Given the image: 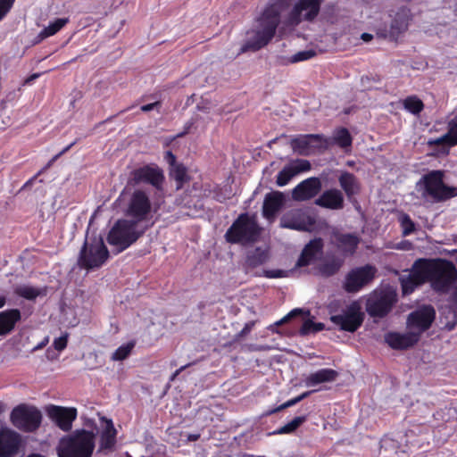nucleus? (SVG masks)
Masks as SVG:
<instances>
[{
  "instance_id": "f257e3e1",
  "label": "nucleus",
  "mask_w": 457,
  "mask_h": 457,
  "mask_svg": "<svg viewBox=\"0 0 457 457\" xmlns=\"http://www.w3.org/2000/svg\"><path fill=\"white\" fill-rule=\"evenodd\" d=\"M444 170H432L423 174L416 182V191L420 198L430 204L443 203L457 196V187L445 182Z\"/></svg>"
},
{
  "instance_id": "f03ea898",
  "label": "nucleus",
  "mask_w": 457,
  "mask_h": 457,
  "mask_svg": "<svg viewBox=\"0 0 457 457\" xmlns=\"http://www.w3.org/2000/svg\"><path fill=\"white\" fill-rule=\"evenodd\" d=\"M280 23V9L277 4L268 5L258 18L259 29L254 31V37L247 40L239 54L258 51L267 46L276 34Z\"/></svg>"
},
{
  "instance_id": "7ed1b4c3",
  "label": "nucleus",
  "mask_w": 457,
  "mask_h": 457,
  "mask_svg": "<svg viewBox=\"0 0 457 457\" xmlns=\"http://www.w3.org/2000/svg\"><path fill=\"white\" fill-rule=\"evenodd\" d=\"M95 434L85 429L63 436L57 446L59 457H91L95 449Z\"/></svg>"
},
{
  "instance_id": "20e7f679",
  "label": "nucleus",
  "mask_w": 457,
  "mask_h": 457,
  "mask_svg": "<svg viewBox=\"0 0 457 457\" xmlns=\"http://www.w3.org/2000/svg\"><path fill=\"white\" fill-rule=\"evenodd\" d=\"M261 228L254 215L244 212L233 221L225 233V239L229 244L248 245L258 241Z\"/></svg>"
},
{
  "instance_id": "39448f33",
  "label": "nucleus",
  "mask_w": 457,
  "mask_h": 457,
  "mask_svg": "<svg viewBox=\"0 0 457 457\" xmlns=\"http://www.w3.org/2000/svg\"><path fill=\"white\" fill-rule=\"evenodd\" d=\"M145 232L138 229V223L131 220L120 219L107 235L109 245L115 246L118 252H122L134 244Z\"/></svg>"
},
{
  "instance_id": "423d86ee",
  "label": "nucleus",
  "mask_w": 457,
  "mask_h": 457,
  "mask_svg": "<svg viewBox=\"0 0 457 457\" xmlns=\"http://www.w3.org/2000/svg\"><path fill=\"white\" fill-rule=\"evenodd\" d=\"M108 257V249L101 237H86L79 252L78 264L80 268L92 270L101 267Z\"/></svg>"
},
{
  "instance_id": "0eeeda50",
  "label": "nucleus",
  "mask_w": 457,
  "mask_h": 457,
  "mask_svg": "<svg viewBox=\"0 0 457 457\" xmlns=\"http://www.w3.org/2000/svg\"><path fill=\"white\" fill-rule=\"evenodd\" d=\"M397 302V294L392 287L375 289L366 301V312L370 317L383 318Z\"/></svg>"
},
{
  "instance_id": "6e6552de",
  "label": "nucleus",
  "mask_w": 457,
  "mask_h": 457,
  "mask_svg": "<svg viewBox=\"0 0 457 457\" xmlns=\"http://www.w3.org/2000/svg\"><path fill=\"white\" fill-rule=\"evenodd\" d=\"M12 425L20 430L33 432L42 421V413L35 406L20 404L13 408L10 416Z\"/></svg>"
},
{
  "instance_id": "1a4fd4ad",
  "label": "nucleus",
  "mask_w": 457,
  "mask_h": 457,
  "mask_svg": "<svg viewBox=\"0 0 457 457\" xmlns=\"http://www.w3.org/2000/svg\"><path fill=\"white\" fill-rule=\"evenodd\" d=\"M290 146L297 154L310 156L326 151L329 142L328 138L321 134H304L294 137L290 141Z\"/></svg>"
},
{
  "instance_id": "9d476101",
  "label": "nucleus",
  "mask_w": 457,
  "mask_h": 457,
  "mask_svg": "<svg viewBox=\"0 0 457 457\" xmlns=\"http://www.w3.org/2000/svg\"><path fill=\"white\" fill-rule=\"evenodd\" d=\"M364 317L361 301L356 300L346 305L340 314L332 315L330 320L341 330L355 332L361 326Z\"/></svg>"
},
{
  "instance_id": "9b49d317",
  "label": "nucleus",
  "mask_w": 457,
  "mask_h": 457,
  "mask_svg": "<svg viewBox=\"0 0 457 457\" xmlns=\"http://www.w3.org/2000/svg\"><path fill=\"white\" fill-rule=\"evenodd\" d=\"M151 212L152 203L148 194L143 189H136L128 202L126 215L139 224L148 220Z\"/></svg>"
},
{
  "instance_id": "f8f14e48",
  "label": "nucleus",
  "mask_w": 457,
  "mask_h": 457,
  "mask_svg": "<svg viewBox=\"0 0 457 457\" xmlns=\"http://www.w3.org/2000/svg\"><path fill=\"white\" fill-rule=\"evenodd\" d=\"M130 180L134 185L147 184L156 190H162L165 176L156 163H149L134 169L130 172Z\"/></svg>"
},
{
  "instance_id": "ddd939ff",
  "label": "nucleus",
  "mask_w": 457,
  "mask_h": 457,
  "mask_svg": "<svg viewBox=\"0 0 457 457\" xmlns=\"http://www.w3.org/2000/svg\"><path fill=\"white\" fill-rule=\"evenodd\" d=\"M322 0H297L288 13L290 25H299L302 21L312 22L319 15Z\"/></svg>"
},
{
  "instance_id": "4468645a",
  "label": "nucleus",
  "mask_w": 457,
  "mask_h": 457,
  "mask_svg": "<svg viewBox=\"0 0 457 457\" xmlns=\"http://www.w3.org/2000/svg\"><path fill=\"white\" fill-rule=\"evenodd\" d=\"M436 319V311L431 305H422L411 312L407 317V328L414 333L421 334L428 330Z\"/></svg>"
},
{
  "instance_id": "2eb2a0df",
  "label": "nucleus",
  "mask_w": 457,
  "mask_h": 457,
  "mask_svg": "<svg viewBox=\"0 0 457 457\" xmlns=\"http://www.w3.org/2000/svg\"><path fill=\"white\" fill-rule=\"evenodd\" d=\"M316 219L301 209L292 210L280 219V227L297 231L312 232L314 229Z\"/></svg>"
},
{
  "instance_id": "dca6fc26",
  "label": "nucleus",
  "mask_w": 457,
  "mask_h": 457,
  "mask_svg": "<svg viewBox=\"0 0 457 457\" xmlns=\"http://www.w3.org/2000/svg\"><path fill=\"white\" fill-rule=\"evenodd\" d=\"M46 412L50 420L64 432L71 429L72 423L78 415L76 408L57 405L48 406Z\"/></svg>"
},
{
  "instance_id": "f3484780",
  "label": "nucleus",
  "mask_w": 457,
  "mask_h": 457,
  "mask_svg": "<svg viewBox=\"0 0 457 457\" xmlns=\"http://www.w3.org/2000/svg\"><path fill=\"white\" fill-rule=\"evenodd\" d=\"M322 184L318 177H311L297 184L292 190V199L296 202L309 201L321 190Z\"/></svg>"
},
{
  "instance_id": "a211bd4d",
  "label": "nucleus",
  "mask_w": 457,
  "mask_h": 457,
  "mask_svg": "<svg viewBox=\"0 0 457 457\" xmlns=\"http://www.w3.org/2000/svg\"><path fill=\"white\" fill-rule=\"evenodd\" d=\"M378 274V269L373 264L352 269L345 277L344 286H367L370 284Z\"/></svg>"
},
{
  "instance_id": "6ab92c4d",
  "label": "nucleus",
  "mask_w": 457,
  "mask_h": 457,
  "mask_svg": "<svg viewBox=\"0 0 457 457\" xmlns=\"http://www.w3.org/2000/svg\"><path fill=\"white\" fill-rule=\"evenodd\" d=\"M333 244L336 248L345 256L355 253L360 244V237L353 233H333Z\"/></svg>"
},
{
  "instance_id": "aec40b11",
  "label": "nucleus",
  "mask_w": 457,
  "mask_h": 457,
  "mask_svg": "<svg viewBox=\"0 0 457 457\" xmlns=\"http://www.w3.org/2000/svg\"><path fill=\"white\" fill-rule=\"evenodd\" d=\"M21 444L20 435L10 429L0 431V457H12Z\"/></svg>"
},
{
  "instance_id": "412c9836",
  "label": "nucleus",
  "mask_w": 457,
  "mask_h": 457,
  "mask_svg": "<svg viewBox=\"0 0 457 457\" xmlns=\"http://www.w3.org/2000/svg\"><path fill=\"white\" fill-rule=\"evenodd\" d=\"M315 204L328 210H342L345 206L344 195L337 188L325 190L315 200Z\"/></svg>"
},
{
  "instance_id": "4be33fe9",
  "label": "nucleus",
  "mask_w": 457,
  "mask_h": 457,
  "mask_svg": "<svg viewBox=\"0 0 457 457\" xmlns=\"http://www.w3.org/2000/svg\"><path fill=\"white\" fill-rule=\"evenodd\" d=\"M285 203V195L280 191L268 193L263 200L262 216L268 220L275 219Z\"/></svg>"
},
{
  "instance_id": "5701e85b",
  "label": "nucleus",
  "mask_w": 457,
  "mask_h": 457,
  "mask_svg": "<svg viewBox=\"0 0 457 457\" xmlns=\"http://www.w3.org/2000/svg\"><path fill=\"white\" fill-rule=\"evenodd\" d=\"M386 342L394 349H406L414 345L419 340L418 333L409 329L405 333L391 332L386 335Z\"/></svg>"
},
{
  "instance_id": "b1692460",
  "label": "nucleus",
  "mask_w": 457,
  "mask_h": 457,
  "mask_svg": "<svg viewBox=\"0 0 457 457\" xmlns=\"http://www.w3.org/2000/svg\"><path fill=\"white\" fill-rule=\"evenodd\" d=\"M324 243L322 238L315 237L303 247L296 262V267H305L311 264L318 254L323 251Z\"/></svg>"
},
{
  "instance_id": "393cba45",
  "label": "nucleus",
  "mask_w": 457,
  "mask_h": 457,
  "mask_svg": "<svg viewBox=\"0 0 457 457\" xmlns=\"http://www.w3.org/2000/svg\"><path fill=\"white\" fill-rule=\"evenodd\" d=\"M338 182L347 199L350 202H353L355 200V196L360 194L361 188L357 177L349 171H342L338 177Z\"/></svg>"
},
{
  "instance_id": "a878e982",
  "label": "nucleus",
  "mask_w": 457,
  "mask_h": 457,
  "mask_svg": "<svg viewBox=\"0 0 457 457\" xmlns=\"http://www.w3.org/2000/svg\"><path fill=\"white\" fill-rule=\"evenodd\" d=\"M104 423L100 432V450H111L116 443L117 431L111 420L102 419Z\"/></svg>"
},
{
  "instance_id": "bb28decb",
  "label": "nucleus",
  "mask_w": 457,
  "mask_h": 457,
  "mask_svg": "<svg viewBox=\"0 0 457 457\" xmlns=\"http://www.w3.org/2000/svg\"><path fill=\"white\" fill-rule=\"evenodd\" d=\"M21 312L18 309H10L0 312V336L9 334L21 320Z\"/></svg>"
},
{
  "instance_id": "cd10ccee",
  "label": "nucleus",
  "mask_w": 457,
  "mask_h": 457,
  "mask_svg": "<svg viewBox=\"0 0 457 457\" xmlns=\"http://www.w3.org/2000/svg\"><path fill=\"white\" fill-rule=\"evenodd\" d=\"M338 373L335 370L332 369H321L313 373L309 374L305 379L304 383L306 386H315L321 383L332 382L336 380Z\"/></svg>"
},
{
  "instance_id": "c85d7f7f",
  "label": "nucleus",
  "mask_w": 457,
  "mask_h": 457,
  "mask_svg": "<svg viewBox=\"0 0 457 457\" xmlns=\"http://www.w3.org/2000/svg\"><path fill=\"white\" fill-rule=\"evenodd\" d=\"M430 144H435V145L447 144L451 146L457 145V116L453 117L448 122V130H447L446 134H445L441 137L436 139L434 142H431Z\"/></svg>"
},
{
  "instance_id": "c756f323",
  "label": "nucleus",
  "mask_w": 457,
  "mask_h": 457,
  "mask_svg": "<svg viewBox=\"0 0 457 457\" xmlns=\"http://www.w3.org/2000/svg\"><path fill=\"white\" fill-rule=\"evenodd\" d=\"M269 259V253L261 247H256L249 252L245 258V265L249 268H256L262 265Z\"/></svg>"
},
{
  "instance_id": "7c9ffc66",
  "label": "nucleus",
  "mask_w": 457,
  "mask_h": 457,
  "mask_svg": "<svg viewBox=\"0 0 457 457\" xmlns=\"http://www.w3.org/2000/svg\"><path fill=\"white\" fill-rule=\"evenodd\" d=\"M170 176L176 181L178 190L181 189L190 179L187 175V169L183 163H178L170 168Z\"/></svg>"
},
{
  "instance_id": "2f4dec72",
  "label": "nucleus",
  "mask_w": 457,
  "mask_h": 457,
  "mask_svg": "<svg viewBox=\"0 0 457 457\" xmlns=\"http://www.w3.org/2000/svg\"><path fill=\"white\" fill-rule=\"evenodd\" d=\"M344 264V261L339 258H333L323 263L319 267V272L326 278L337 274Z\"/></svg>"
},
{
  "instance_id": "473e14b6",
  "label": "nucleus",
  "mask_w": 457,
  "mask_h": 457,
  "mask_svg": "<svg viewBox=\"0 0 457 457\" xmlns=\"http://www.w3.org/2000/svg\"><path fill=\"white\" fill-rule=\"evenodd\" d=\"M316 55V52L314 50H303L297 52L296 54H293L289 58L286 57H278V62L281 65H287L289 63H296L303 61H307L312 59Z\"/></svg>"
},
{
  "instance_id": "72a5a7b5",
  "label": "nucleus",
  "mask_w": 457,
  "mask_h": 457,
  "mask_svg": "<svg viewBox=\"0 0 457 457\" xmlns=\"http://www.w3.org/2000/svg\"><path fill=\"white\" fill-rule=\"evenodd\" d=\"M403 108L413 115H420L424 110V104L417 96H409L403 101Z\"/></svg>"
},
{
  "instance_id": "f704fd0d",
  "label": "nucleus",
  "mask_w": 457,
  "mask_h": 457,
  "mask_svg": "<svg viewBox=\"0 0 457 457\" xmlns=\"http://www.w3.org/2000/svg\"><path fill=\"white\" fill-rule=\"evenodd\" d=\"M409 19L405 14L396 13L390 26V32L394 36H398L407 30Z\"/></svg>"
},
{
  "instance_id": "c9c22d12",
  "label": "nucleus",
  "mask_w": 457,
  "mask_h": 457,
  "mask_svg": "<svg viewBox=\"0 0 457 457\" xmlns=\"http://www.w3.org/2000/svg\"><path fill=\"white\" fill-rule=\"evenodd\" d=\"M334 142L341 148H346L352 145L353 137L349 130L345 128H340L335 131Z\"/></svg>"
},
{
  "instance_id": "e433bc0d",
  "label": "nucleus",
  "mask_w": 457,
  "mask_h": 457,
  "mask_svg": "<svg viewBox=\"0 0 457 457\" xmlns=\"http://www.w3.org/2000/svg\"><path fill=\"white\" fill-rule=\"evenodd\" d=\"M306 416H298L294 418L290 422L282 426L281 428L275 430L272 434L274 435H283V434H291L295 431L305 420Z\"/></svg>"
},
{
  "instance_id": "4c0bfd02",
  "label": "nucleus",
  "mask_w": 457,
  "mask_h": 457,
  "mask_svg": "<svg viewBox=\"0 0 457 457\" xmlns=\"http://www.w3.org/2000/svg\"><path fill=\"white\" fill-rule=\"evenodd\" d=\"M134 347L135 343L133 341L121 345L113 352L111 359L115 361H123L129 356Z\"/></svg>"
},
{
  "instance_id": "58836bf2",
  "label": "nucleus",
  "mask_w": 457,
  "mask_h": 457,
  "mask_svg": "<svg viewBox=\"0 0 457 457\" xmlns=\"http://www.w3.org/2000/svg\"><path fill=\"white\" fill-rule=\"evenodd\" d=\"M400 227L403 237H407L416 230V224L409 214L402 213L399 217Z\"/></svg>"
},
{
  "instance_id": "ea45409f",
  "label": "nucleus",
  "mask_w": 457,
  "mask_h": 457,
  "mask_svg": "<svg viewBox=\"0 0 457 457\" xmlns=\"http://www.w3.org/2000/svg\"><path fill=\"white\" fill-rule=\"evenodd\" d=\"M295 176L290 165L285 166L277 175L276 183L278 187H284Z\"/></svg>"
},
{
  "instance_id": "a19ab883",
  "label": "nucleus",
  "mask_w": 457,
  "mask_h": 457,
  "mask_svg": "<svg viewBox=\"0 0 457 457\" xmlns=\"http://www.w3.org/2000/svg\"><path fill=\"white\" fill-rule=\"evenodd\" d=\"M68 22V18H57L45 28L43 33L46 37L53 36L62 29Z\"/></svg>"
},
{
  "instance_id": "79ce46f5",
  "label": "nucleus",
  "mask_w": 457,
  "mask_h": 457,
  "mask_svg": "<svg viewBox=\"0 0 457 457\" xmlns=\"http://www.w3.org/2000/svg\"><path fill=\"white\" fill-rule=\"evenodd\" d=\"M325 328V325L321 322H314L312 320H307L303 322L300 334L303 336L308 335L310 333H316L321 331Z\"/></svg>"
},
{
  "instance_id": "37998d69",
  "label": "nucleus",
  "mask_w": 457,
  "mask_h": 457,
  "mask_svg": "<svg viewBox=\"0 0 457 457\" xmlns=\"http://www.w3.org/2000/svg\"><path fill=\"white\" fill-rule=\"evenodd\" d=\"M16 293L25 299L34 300L37 296L42 294V291L37 287H17Z\"/></svg>"
},
{
  "instance_id": "c03bdc74",
  "label": "nucleus",
  "mask_w": 457,
  "mask_h": 457,
  "mask_svg": "<svg viewBox=\"0 0 457 457\" xmlns=\"http://www.w3.org/2000/svg\"><path fill=\"white\" fill-rule=\"evenodd\" d=\"M289 165L293 169L295 175L303 171H308L312 168L310 162L308 160L303 159H298L294 163H291Z\"/></svg>"
},
{
  "instance_id": "a18cd8bd",
  "label": "nucleus",
  "mask_w": 457,
  "mask_h": 457,
  "mask_svg": "<svg viewBox=\"0 0 457 457\" xmlns=\"http://www.w3.org/2000/svg\"><path fill=\"white\" fill-rule=\"evenodd\" d=\"M75 145V142H72L66 147H64L60 153L55 154L49 162L37 173V176H40L43 173H45L49 168L53 166V164L66 152H68L73 145Z\"/></svg>"
},
{
  "instance_id": "49530a36",
  "label": "nucleus",
  "mask_w": 457,
  "mask_h": 457,
  "mask_svg": "<svg viewBox=\"0 0 457 457\" xmlns=\"http://www.w3.org/2000/svg\"><path fill=\"white\" fill-rule=\"evenodd\" d=\"M15 0H0V21L12 9Z\"/></svg>"
},
{
  "instance_id": "de8ad7c7",
  "label": "nucleus",
  "mask_w": 457,
  "mask_h": 457,
  "mask_svg": "<svg viewBox=\"0 0 457 457\" xmlns=\"http://www.w3.org/2000/svg\"><path fill=\"white\" fill-rule=\"evenodd\" d=\"M303 312H304L303 309L295 308V309L292 310L290 312H288L286 316H284L281 320L277 321L275 323V325L278 326V325L284 324V323L287 322L289 320H291L292 318L296 317L300 314H303Z\"/></svg>"
},
{
  "instance_id": "09e8293b",
  "label": "nucleus",
  "mask_w": 457,
  "mask_h": 457,
  "mask_svg": "<svg viewBox=\"0 0 457 457\" xmlns=\"http://www.w3.org/2000/svg\"><path fill=\"white\" fill-rule=\"evenodd\" d=\"M68 336L64 335L58 338H55L53 345L57 351H62L67 345Z\"/></svg>"
},
{
  "instance_id": "8fccbe9b",
  "label": "nucleus",
  "mask_w": 457,
  "mask_h": 457,
  "mask_svg": "<svg viewBox=\"0 0 457 457\" xmlns=\"http://www.w3.org/2000/svg\"><path fill=\"white\" fill-rule=\"evenodd\" d=\"M299 402H300V400H299L298 396H296V397H295L293 399H290V400L285 402L283 404L279 405L276 409H274L271 411H270V413H274V412L282 411V410H284L286 408L294 406L295 404L298 403Z\"/></svg>"
},
{
  "instance_id": "3c124183",
  "label": "nucleus",
  "mask_w": 457,
  "mask_h": 457,
  "mask_svg": "<svg viewBox=\"0 0 457 457\" xmlns=\"http://www.w3.org/2000/svg\"><path fill=\"white\" fill-rule=\"evenodd\" d=\"M162 107V102L161 101H156L154 103H151V104H144L140 107V110L144 112H150L152 110H157V112H160V109Z\"/></svg>"
},
{
  "instance_id": "603ef678",
  "label": "nucleus",
  "mask_w": 457,
  "mask_h": 457,
  "mask_svg": "<svg viewBox=\"0 0 457 457\" xmlns=\"http://www.w3.org/2000/svg\"><path fill=\"white\" fill-rule=\"evenodd\" d=\"M253 326H254L253 321H249V322L245 323L243 329L236 336V337L237 339L244 337L245 336H246L248 333L251 332Z\"/></svg>"
},
{
  "instance_id": "864d4df0",
  "label": "nucleus",
  "mask_w": 457,
  "mask_h": 457,
  "mask_svg": "<svg viewBox=\"0 0 457 457\" xmlns=\"http://www.w3.org/2000/svg\"><path fill=\"white\" fill-rule=\"evenodd\" d=\"M164 160L170 165V168L175 166L179 162H177V157L171 151H166L164 154Z\"/></svg>"
},
{
  "instance_id": "5fc2aeb1",
  "label": "nucleus",
  "mask_w": 457,
  "mask_h": 457,
  "mask_svg": "<svg viewBox=\"0 0 457 457\" xmlns=\"http://www.w3.org/2000/svg\"><path fill=\"white\" fill-rule=\"evenodd\" d=\"M453 288L454 290L452 293L453 297L451 300L450 308L452 309L454 316L457 317V287H453Z\"/></svg>"
},
{
  "instance_id": "6e6d98bb",
  "label": "nucleus",
  "mask_w": 457,
  "mask_h": 457,
  "mask_svg": "<svg viewBox=\"0 0 457 457\" xmlns=\"http://www.w3.org/2000/svg\"><path fill=\"white\" fill-rule=\"evenodd\" d=\"M266 277L268 278H280L283 276V270H267Z\"/></svg>"
},
{
  "instance_id": "4d7b16f0",
  "label": "nucleus",
  "mask_w": 457,
  "mask_h": 457,
  "mask_svg": "<svg viewBox=\"0 0 457 457\" xmlns=\"http://www.w3.org/2000/svg\"><path fill=\"white\" fill-rule=\"evenodd\" d=\"M40 76V73H33L32 75H30L29 77H28L25 80V83L26 84H30L32 83L36 79L39 78Z\"/></svg>"
},
{
  "instance_id": "13d9d810",
  "label": "nucleus",
  "mask_w": 457,
  "mask_h": 457,
  "mask_svg": "<svg viewBox=\"0 0 457 457\" xmlns=\"http://www.w3.org/2000/svg\"><path fill=\"white\" fill-rule=\"evenodd\" d=\"M361 37L363 41L369 42L373 38V36L370 33H362Z\"/></svg>"
},
{
  "instance_id": "bf43d9fd",
  "label": "nucleus",
  "mask_w": 457,
  "mask_h": 457,
  "mask_svg": "<svg viewBox=\"0 0 457 457\" xmlns=\"http://www.w3.org/2000/svg\"><path fill=\"white\" fill-rule=\"evenodd\" d=\"M415 287H403V295H407L414 291Z\"/></svg>"
},
{
  "instance_id": "052dcab7",
  "label": "nucleus",
  "mask_w": 457,
  "mask_h": 457,
  "mask_svg": "<svg viewBox=\"0 0 457 457\" xmlns=\"http://www.w3.org/2000/svg\"><path fill=\"white\" fill-rule=\"evenodd\" d=\"M312 391H307V392H304V393L301 394L300 395H298L300 402L302 400L305 399L306 397H308L312 394Z\"/></svg>"
},
{
  "instance_id": "680f3d73",
  "label": "nucleus",
  "mask_w": 457,
  "mask_h": 457,
  "mask_svg": "<svg viewBox=\"0 0 457 457\" xmlns=\"http://www.w3.org/2000/svg\"><path fill=\"white\" fill-rule=\"evenodd\" d=\"M186 367H187V365H186V366H182V367H180L179 370H177L174 372V374L172 375V377H171V378H170V379H171V380H173V379H174V378H176V377H177V376H178V375H179V373H180V372H181V371H182Z\"/></svg>"
},
{
  "instance_id": "e2e57ef3",
  "label": "nucleus",
  "mask_w": 457,
  "mask_h": 457,
  "mask_svg": "<svg viewBox=\"0 0 457 457\" xmlns=\"http://www.w3.org/2000/svg\"><path fill=\"white\" fill-rule=\"evenodd\" d=\"M6 303L5 295L0 294V308L4 307Z\"/></svg>"
},
{
  "instance_id": "0e129e2a",
  "label": "nucleus",
  "mask_w": 457,
  "mask_h": 457,
  "mask_svg": "<svg viewBox=\"0 0 457 457\" xmlns=\"http://www.w3.org/2000/svg\"><path fill=\"white\" fill-rule=\"evenodd\" d=\"M37 177H38V176H37V174H36L34 177H32L30 179H29V180L24 184L23 187H28L29 185H31V184L35 181V179H36Z\"/></svg>"
},
{
  "instance_id": "69168bd1",
  "label": "nucleus",
  "mask_w": 457,
  "mask_h": 457,
  "mask_svg": "<svg viewBox=\"0 0 457 457\" xmlns=\"http://www.w3.org/2000/svg\"><path fill=\"white\" fill-rule=\"evenodd\" d=\"M349 293L356 292L359 287H345Z\"/></svg>"
},
{
  "instance_id": "338daca9",
  "label": "nucleus",
  "mask_w": 457,
  "mask_h": 457,
  "mask_svg": "<svg viewBox=\"0 0 457 457\" xmlns=\"http://www.w3.org/2000/svg\"><path fill=\"white\" fill-rule=\"evenodd\" d=\"M437 289V291L439 293H444L445 291H446V289H449L450 287H436Z\"/></svg>"
},
{
  "instance_id": "774afa93",
  "label": "nucleus",
  "mask_w": 457,
  "mask_h": 457,
  "mask_svg": "<svg viewBox=\"0 0 457 457\" xmlns=\"http://www.w3.org/2000/svg\"><path fill=\"white\" fill-rule=\"evenodd\" d=\"M199 437L198 435L190 436V439L196 440Z\"/></svg>"
}]
</instances>
